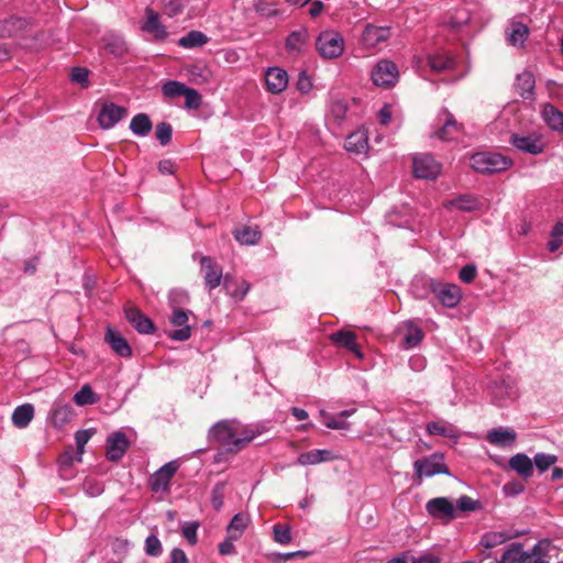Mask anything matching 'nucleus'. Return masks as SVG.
<instances>
[{"label":"nucleus","mask_w":563,"mask_h":563,"mask_svg":"<svg viewBox=\"0 0 563 563\" xmlns=\"http://www.w3.org/2000/svg\"><path fill=\"white\" fill-rule=\"evenodd\" d=\"M145 14L146 20L142 25V30L144 32L152 34L156 40H165L167 36V32L165 26L159 22L158 14L151 8H147L145 10Z\"/></svg>","instance_id":"24"},{"label":"nucleus","mask_w":563,"mask_h":563,"mask_svg":"<svg viewBox=\"0 0 563 563\" xmlns=\"http://www.w3.org/2000/svg\"><path fill=\"white\" fill-rule=\"evenodd\" d=\"M510 143L517 150L532 155L541 154L544 151V143L541 137L536 134H512L510 136Z\"/></svg>","instance_id":"13"},{"label":"nucleus","mask_w":563,"mask_h":563,"mask_svg":"<svg viewBox=\"0 0 563 563\" xmlns=\"http://www.w3.org/2000/svg\"><path fill=\"white\" fill-rule=\"evenodd\" d=\"M198 522H187L184 525L181 531L184 538L190 543L196 544L197 543V530H198Z\"/></svg>","instance_id":"55"},{"label":"nucleus","mask_w":563,"mask_h":563,"mask_svg":"<svg viewBox=\"0 0 563 563\" xmlns=\"http://www.w3.org/2000/svg\"><path fill=\"white\" fill-rule=\"evenodd\" d=\"M422 330L412 322L406 323V333L404 335V346L406 349L416 347L422 340Z\"/></svg>","instance_id":"41"},{"label":"nucleus","mask_w":563,"mask_h":563,"mask_svg":"<svg viewBox=\"0 0 563 563\" xmlns=\"http://www.w3.org/2000/svg\"><path fill=\"white\" fill-rule=\"evenodd\" d=\"M321 415L323 416V423L325 424V427H328L329 429H333V430H345L349 428V423L344 420H338L336 418L328 415V413H324V412H321Z\"/></svg>","instance_id":"57"},{"label":"nucleus","mask_w":563,"mask_h":563,"mask_svg":"<svg viewBox=\"0 0 563 563\" xmlns=\"http://www.w3.org/2000/svg\"><path fill=\"white\" fill-rule=\"evenodd\" d=\"M200 265L206 287L209 290L217 288L223 276L222 267L210 256H201Z\"/></svg>","instance_id":"10"},{"label":"nucleus","mask_w":563,"mask_h":563,"mask_svg":"<svg viewBox=\"0 0 563 563\" xmlns=\"http://www.w3.org/2000/svg\"><path fill=\"white\" fill-rule=\"evenodd\" d=\"M390 36V30L387 26L366 25L363 31L362 41L368 48H375L386 42Z\"/></svg>","instance_id":"18"},{"label":"nucleus","mask_w":563,"mask_h":563,"mask_svg":"<svg viewBox=\"0 0 563 563\" xmlns=\"http://www.w3.org/2000/svg\"><path fill=\"white\" fill-rule=\"evenodd\" d=\"M130 446L126 435L117 431L107 438V459L111 462L120 461Z\"/></svg>","instance_id":"11"},{"label":"nucleus","mask_w":563,"mask_h":563,"mask_svg":"<svg viewBox=\"0 0 563 563\" xmlns=\"http://www.w3.org/2000/svg\"><path fill=\"white\" fill-rule=\"evenodd\" d=\"M367 136L364 131H355L345 140L344 147L347 152L361 154L367 150Z\"/></svg>","instance_id":"31"},{"label":"nucleus","mask_w":563,"mask_h":563,"mask_svg":"<svg viewBox=\"0 0 563 563\" xmlns=\"http://www.w3.org/2000/svg\"><path fill=\"white\" fill-rule=\"evenodd\" d=\"M333 460V454L329 450H311L306 453H301L298 459L297 463L302 466L308 465H316L322 462H328Z\"/></svg>","instance_id":"28"},{"label":"nucleus","mask_w":563,"mask_h":563,"mask_svg":"<svg viewBox=\"0 0 563 563\" xmlns=\"http://www.w3.org/2000/svg\"><path fill=\"white\" fill-rule=\"evenodd\" d=\"M457 508L461 511H473L479 508V503L465 495L457 499Z\"/></svg>","instance_id":"59"},{"label":"nucleus","mask_w":563,"mask_h":563,"mask_svg":"<svg viewBox=\"0 0 563 563\" xmlns=\"http://www.w3.org/2000/svg\"><path fill=\"white\" fill-rule=\"evenodd\" d=\"M517 438V434L511 429H493L487 433V440L489 443L497 446H506L512 444Z\"/></svg>","instance_id":"30"},{"label":"nucleus","mask_w":563,"mask_h":563,"mask_svg":"<svg viewBox=\"0 0 563 563\" xmlns=\"http://www.w3.org/2000/svg\"><path fill=\"white\" fill-rule=\"evenodd\" d=\"M441 164L430 154H419L413 157V174L417 178L434 179L440 175Z\"/></svg>","instance_id":"7"},{"label":"nucleus","mask_w":563,"mask_h":563,"mask_svg":"<svg viewBox=\"0 0 563 563\" xmlns=\"http://www.w3.org/2000/svg\"><path fill=\"white\" fill-rule=\"evenodd\" d=\"M124 312L125 318L135 328L137 332L144 334H150L154 332L155 327L153 322L145 314H143L140 309H137L136 307H128L125 308Z\"/></svg>","instance_id":"20"},{"label":"nucleus","mask_w":563,"mask_h":563,"mask_svg":"<svg viewBox=\"0 0 563 563\" xmlns=\"http://www.w3.org/2000/svg\"><path fill=\"white\" fill-rule=\"evenodd\" d=\"M345 47L343 36L333 30L321 32L316 40V49L324 59H334L340 57Z\"/></svg>","instance_id":"3"},{"label":"nucleus","mask_w":563,"mask_h":563,"mask_svg":"<svg viewBox=\"0 0 563 563\" xmlns=\"http://www.w3.org/2000/svg\"><path fill=\"white\" fill-rule=\"evenodd\" d=\"M249 523L250 518L246 515L236 514L231 519L227 528V533L230 536L231 539H240Z\"/></svg>","instance_id":"39"},{"label":"nucleus","mask_w":563,"mask_h":563,"mask_svg":"<svg viewBox=\"0 0 563 563\" xmlns=\"http://www.w3.org/2000/svg\"><path fill=\"white\" fill-rule=\"evenodd\" d=\"M397 65L387 59L379 60L372 70V79L376 86L389 88L398 80Z\"/></svg>","instance_id":"5"},{"label":"nucleus","mask_w":563,"mask_h":563,"mask_svg":"<svg viewBox=\"0 0 563 563\" xmlns=\"http://www.w3.org/2000/svg\"><path fill=\"white\" fill-rule=\"evenodd\" d=\"M89 71L84 67H75L71 70V80L82 86H88Z\"/></svg>","instance_id":"60"},{"label":"nucleus","mask_w":563,"mask_h":563,"mask_svg":"<svg viewBox=\"0 0 563 563\" xmlns=\"http://www.w3.org/2000/svg\"><path fill=\"white\" fill-rule=\"evenodd\" d=\"M235 240L243 245H254L262 238L261 231L256 227H243L233 231Z\"/></svg>","instance_id":"33"},{"label":"nucleus","mask_w":563,"mask_h":563,"mask_svg":"<svg viewBox=\"0 0 563 563\" xmlns=\"http://www.w3.org/2000/svg\"><path fill=\"white\" fill-rule=\"evenodd\" d=\"M188 87L176 80H169L163 85L162 91L167 98H175L178 96H183Z\"/></svg>","instance_id":"47"},{"label":"nucleus","mask_w":563,"mask_h":563,"mask_svg":"<svg viewBox=\"0 0 563 563\" xmlns=\"http://www.w3.org/2000/svg\"><path fill=\"white\" fill-rule=\"evenodd\" d=\"M252 7L255 12L265 18H271L278 14V10L268 0H253Z\"/></svg>","instance_id":"46"},{"label":"nucleus","mask_w":563,"mask_h":563,"mask_svg":"<svg viewBox=\"0 0 563 563\" xmlns=\"http://www.w3.org/2000/svg\"><path fill=\"white\" fill-rule=\"evenodd\" d=\"M476 274V266L473 264H467L461 268L459 277L463 283L470 284L475 279Z\"/></svg>","instance_id":"58"},{"label":"nucleus","mask_w":563,"mask_h":563,"mask_svg":"<svg viewBox=\"0 0 563 563\" xmlns=\"http://www.w3.org/2000/svg\"><path fill=\"white\" fill-rule=\"evenodd\" d=\"M145 553L148 556H159L163 552V547L159 539L155 534H151L145 539Z\"/></svg>","instance_id":"49"},{"label":"nucleus","mask_w":563,"mask_h":563,"mask_svg":"<svg viewBox=\"0 0 563 563\" xmlns=\"http://www.w3.org/2000/svg\"><path fill=\"white\" fill-rule=\"evenodd\" d=\"M104 48L108 53L121 57L126 52L125 42L118 36H110L104 38Z\"/></svg>","instance_id":"43"},{"label":"nucleus","mask_w":563,"mask_h":563,"mask_svg":"<svg viewBox=\"0 0 563 563\" xmlns=\"http://www.w3.org/2000/svg\"><path fill=\"white\" fill-rule=\"evenodd\" d=\"M209 438L230 450L238 451L255 438V432L236 420H223L210 429Z\"/></svg>","instance_id":"1"},{"label":"nucleus","mask_w":563,"mask_h":563,"mask_svg":"<svg viewBox=\"0 0 563 563\" xmlns=\"http://www.w3.org/2000/svg\"><path fill=\"white\" fill-rule=\"evenodd\" d=\"M541 115L547 125L554 131L563 132V112L551 103H545Z\"/></svg>","instance_id":"25"},{"label":"nucleus","mask_w":563,"mask_h":563,"mask_svg":"<svg viewBox=\"0 0 563 563\" xmlns=\"http://www.w3.org/2000/svg\"><path fill=\"white\" fill-rule=\"evenodd\" d=\"M428 64L431 70L442 73L452 69L455 65V60L445 53H438L429 56Z\"/></svg>","instance_id":"36"},{"label":"nucleus","mask_w":563,"mask_h":563,"mask_svg":"<svg viewBox=\"0 0 563 563\" xmlns=\"http://www.w3.org/2000/svg\"><path fill=\"white\" fill-rule=\"evenodd\" d=\"M309 43V32L306 27L292 31L286 38L285 48L294 57H298L306 52Z\"/></svg>","instance_id":"15"},{"label":"nucleus","mask_w":563,"mask_h":563,"mask_svg":"<svg viewBox=\"0 0 563 563\" xmlns=\"http://www.w3.org/2000/svg\"><path fill=\"white\" fill-rule=\"evenodd\" d=\"M73 416L74 409L69 404L55 401L49 412V420L55 428L60 429L71 420Z\"/></svg>","instance_id":"22"},{"label":"nucleus","mask_w":563,"mask_h":563,"mask_svg":"<svg viewBox=\"0 0 563 563\" xmlns=\"http://www.w3.org/2000/svg\"><path fill=\"white\" fill-rule=\"evenodd\" d=\"M224 483H217L211 492V505L216 510H220L223 506Z\"/></svg>","instance_id":"54"},{"label":"nucleus","mask_w":563,"mask_h":563,"mask_svg":"<svg viewBox=\"0 0 563 563\" xmlns=\"http://www.w3.org/2000/svg\"><path fill=\"white\" fill-rule=\"evenodd\" d=\"M189 80L195 85L208 84L212 78V71L203 64H195L188 68Z\"/></svg>","instance_id":"37"},{"label":"nucleus","mask_w":563,"mask_h":563,"mask_svg":"<svg viewBox=\"0 0 563 563\" xmlns=\"http://www.w3.org/2000/svg\"><path fill=\"white\" fill-rule=\"evenodd\" d=\"M169 559V563H188L186 553L179 548H174L170 551Z\"/></svg>","instance_id":"63"},{"label":"nucleus","mask_w":563,"mask_h":563,"mask_svg":"<svg viewBox=\"0 0 563 563\" xmlns=\"http://www.w3.org/2000/svg\"><path fill=\"white\" fill-rule=\"evenodd\" d=\"M155 135L161 145H167L170 142L173 135L172 125L166 122L158 123L155 129Z\"/></svg>","instance_id":"50"},{"label":"nucleus","mask_w":563,"mask_h":563,"mask_svg":"<svg viewBox=\"0 0 563 563\" xmlns=\"http://www.w3.org/2000/svg\"><path fill=\"white\" fill-rule=\"evenodd\" d=\"M29 25V21L24 18L12 16L0 23V36L11 37L23 32Z\"/></svg>","instance_id":"27"},{"label":"nucleus","mask_w":563,"mask_h":563,"mask_svg":"<svg viewBox=\"0 0 563 563\" xmlns=\"http://www.w3.org/2000/svg\"><path fill=\"white\" fill-rule=\"evenodd\" d=\"M34 417V407L31 404L18 406L12 413V422L18 428H25Z\"/></svg>","instance_id":"35"},{"label":"nucleus","mask_w":563,"mask_h":563,"mask_svg":"<svg viewBox=\"0 0 563 563\" xmlns=\"http://www.w3.org/2000/svg\"><path fill=\"white\" fill-rule=\"evenodd\" d=\"M274 540L280 544H288L291 541V531L288 526L275 525L273 528Z\"/></svg>","instance_id":"52"},{"label":"nucleus","mask_w":563,"mask_h":563,"mask_svg":"<svg viewBox=\"0 0 563 563\" xmlns=\"http://www.w3.org/2000/svg\"><path fill=\"white\" fill-rule=\"evenodd\" d=\"M179 464L177 461H170L159 467L150 479V487L154 493H166L169 490V483L175 473L177 472Z\"/></svg>","instance_id":"8"},{"label":"nucleus","mask_w":563,"mask_h":563,"mask_svg":"<svg viewBox=\"0 0 563 563\" xmlns=\"http://www.w3.org/2000/svg\"><path fill=\"white\" fill-rule=\"evenodd\" d=\"M428 514L437 519L452 520L455 517V507L452 501L445 497L430 499L426 504Z\"/></svg>","instance_id":"12"},{"label":"nucleus","mask_w":563,"mask_h":563,"mask_svg":"<svg viewBox=\"0 0 563 563\" xmlns=\"http://www.w3.org/2000/svg\"><path fill=\"white\" fill-rule=\"evenodd\" d=\"M520 536H523V532L490 531L482 537V544L487 549H492Z\"/></svg>","instance_id":"29"},{"label":"nucleus","mask_w":563,"mask_h":563,"mask_svg":"<svg viewBox=\"0 0 563 563\" xmlns=\"http://www.w3.org/2000/svg\"><path fill=\"white\" fill-rule=\"evenodd\" d=\"M128 113L124 107L113 102H104L101 104L98 113V122L102 129H111L121 121Z\"/></svg>","instance_id":"9"},{"label":"nucleus","mask_w":563,"mask_h":563,"mask_svg":"<svg viewBox=\"0 0 563 563\" xmlns=\"http://www.w3.org/2000/svg\"><path fill=\"white\" fill-rule=\"evenodd\" d=\"M104 341L110 345L112 351L121 356V357H131L132 356V349L125 338L117 331L115 329L108 327L106 334H104Z\"/></svg>","instance_id":"17"},{"label":"nucleus","mask_w":563,"mask_h":563,"mask_svg":"<svg viewBox=\"0 0 563 563\" xmlns=\"http://www.w3.org/2000/svg\"><path fill=\"white\" fill-rule=\"evenodd\" d=\"M522 543H511L510 547L504 552L499 563H519L520 558L523 555Z\"/></svg>","instance_id":"45"},{"label":"nucleus","mask_w":563,"mask_h":563,"mask_svg":"<svg viewBox=\"0 0 563 563\" xmlns=\"http://www.w3.org/2000/svg\"><path fill=\"white\" fill-rule=\"evenodd\" d=\"M446 207H455L462 211H473L478 208V202L473 196H461L446 203Z\"/></svg>","instance_id":"44"},{"label":"nucleus","mask_w":563,"mask_h":563,"mask_svg":"<svg viewBox=\"0 0 563 563\" xmlns=\"http://www.w3.org/2000/svg\"><path fill=\"white\" fill-rule=\"evenodd\" d=\"M188 313L181 309H174L170 316V323L179 329L168 333L174 341H187L191 336V328L187 324Z\"/></svg>","instance_id":"16"},{"label":"nucleus","mask_w":563,"mask_h":563,"mask_svg":"<svg viewBox=\"0 0 563 563\" xmlns=\"http://www.w3.org/2000/svg\"><path fill=\"white\" fill-rule=\"evenodd\" d=\"M508 464L509 467L517 472L522 478H529L532 476L533 464L528 455L518 453L510 457Z\"/></svg>","instance_id":"26"},{"label":"nucleus","mask_w":563,"mask_h":563,"mask_svg":"<svg viewBox=\"0 0 563 563\" xmlns=\"http://www.w3.org/2000/svg\"><path fill=\"white\" fill-rule=\"evenodd\" d=\"M438 120L439 123H441V126L434 132L433 136L439 140L445 142L453 141L462 132L463 125L455 120L449 110H441L438 114Z\"/></svg>","instance_id":"6"},{"label":"nucleus","mask_w":563,"mask_h":563,"mask_svg":"<svg viewBox=\"0 0 563 563\" xmlns=\"http://www.w3.org/2000/svg\"><path fill=\"white\" fill-rule=\"evenodd\" d=\"M432 292L448 308L457 306L462 298L460 287L454 284H434L432 285Z\"/></svg>","instance_id":"14"},{"label":"nucleus","mask_w":563,"mask_h":563,"mask_svg":"<svg viewBox=\"0 0 563 563\" xmlns=\"http://www.w3.org/2000/svg\"><path fill=\"white\" fill-rule=\"evenodd\" d=\"M471 166L478 173L493 174L507 170L512 166V161L499 153L481 152L471 157Z\"/></svg>","instance_id":"2"},{"label":"nucleus","mask_w":563,"mask_h":563,"mask_svg":"<svg viewBox=\"0 0 563 563\" xmlns=\"http://www.w3.org/2000/svg\"><path fill=\"white\" fill-rule=\"evenodd\" d=\"M95 433L93 429L79 430L75 434L76 445L79 453L84 452V448Z\"/></svg>","instance_id":"56"},{"label":"nucleus","mask_w":563,"mask_h":563,"mask_svg":"<svg viewBox=\"0 0 563 563\" xmlns=\"http://www.w3.org/2000/svg\"><path fill=\"white\" fill-rule=\"evenodd\" d=\"M183 96L185 97V107L187 109L197 110L200 108L202 98L196 89L188 87Z\"/></svg>","instance_id":"48"},{"label":"nucleus","mask_w":563,"mask_h":563,"mask_svg":"<svg viewBox=\"0 0 563 563\" xmlns=\"http://www.w3.org/2000/svg\"><path fill=\"white\" fill-rule=\"evenodd\" d=\"M153 124L145 113L134 115L130 122V130L139 136H146L152 131Z\"/></svg>","instance_id":"38"},{"label":"nucleus","mask_w":563,"mask_h":563,"mask_svg":"<svg viewBox=\"0 0 563 563\" xmlns=\"http://www.w3.org/2000/svg\"><path fill=\"white\" fill-rule=\"evenodd\" d=\"M515 91L525 100L533 101L536 99V80L532 73L525 70L518 74L514 84Z\"/></svg>","instance_id":"19"},{"label":"nucleus","mask_w":563,"mask_h":563,"mask_svg":"<svg viewBox=\"0 0 563 563\" xmlns=\"http://www.w3.org/2000/svg\"><path fill=\"white\" fill-rule=\"evenodd\" d=\"M333 343L351 351L357 358H363V353L356 343V334L347 330H339L330 335Z\"/></svg>","instance_id":"23"},{"label":"nucleus","mask_w":563,"mask_h":563,"mask_svg":"<svg viewBox=\"0 0 563 563\" xmlns=\"http://www.w3.org/2000/svg\"><path fill=\"white\" fill-rule=\"evenodd\" d=\"M556 461V455L545 453H538L533 459V462L540 472H545L550 466L554 465Z\"/></svg>","instance_id":"51"},{"label":"nucleus","mask_w":563,"mask_h":563,"mask_svg":"<svg viewBox=\"0 0 563 563\" xmlns=\"http://www.w3.org/2000/svg\"><path fill=\"white\" fill-rule=\"evenodd\" d=\"M529 35V29L521 22H512L507 32V40L512 46H522Z\"/></svg>","instance_id":"34"},{"label":"nucleus","mask_w":563,"mask_h":563,"mask_svg":"<svg viewBox=\"0 0 563 563\" xmlns=\"http://www.w3.org/2000/svg\"><path fill=\"white\" fill-rule=\"evenodd\" d=\"M265 81L269 92L279 93L284 91L288 85V75L286 70L279 67H269L266 70Z\"/></svg>","instance_id":"21"},{"label":"nucleus","mask_w":563,"mask_h":563,"mask_svg":"<svg viewBox=\"0 0 563 563\" xmlns=\"http://www.w3.org/2000/svg\"><path fill=\"white\" fill-rule=\"evenodd\" d=\"M297 88L302 93H308L312 88L311 78L307 75L306 71H301L299 74L297 80Z\"/></svg>","instance_id":"61"},{"label":"nucleus","mask_w":563,"mask_h":563,"mask_svg":"<svg viewBox=\"0 0 563 563\" xmlns=\"http://www.w3.org/2000/svg\"><path fill=\"white\" fill-rule=\"evenodd\" d=\"M440 558L432 553H424L419 556H412L411 563H440Z\"/></svg>","instance_id":"64"},{"label":"nucleus","mask_w":563,"mask_h":563,"mask_svg":"<svg viewBox=\"0 0 563 563\" xmlns=\"http://www.w3.org/2000/svg\"><path fill=\"white\" fill-rule=\"evenodd\" d=\"M238 539H231L228 534L227 539L219 544V552L222 555H232L235 553L234 541Z\"/></svg>","instance_id":"62"},{"label":"nucleus","mask_w":563,"mask_h":563,"mask_svg":"<svg viewBox=\"0 0 563 563\" xmlns=\"http://www.w3.org/2000/svg\"><path fill=\"white\" fill-rule=\"evenodd\" d=\"M427 432L432 435H441L449 439L456 440L459 438L457 429L444 420L429 422L427 424Z\"/></svg>","instance_id":"32"},{"label":"nucleus","mask_w":563,"mask_h":563,"mask_svg":"<svg viewBox=\"0 0 563 563\" xmlns=\"http://www.w3.org/2000/svg\"><path fill=\"white\" fill-rule=\"evenodd\" d=\"M413 468L418 478L423 476L431 477L437 474H450L449 468L443 461V455L438 453L417 460L413 464Z\"/></svg>","instance_id":"4"},{"label":"nucleus","mask_w":563,"mask_h":563,"mask_svg":"<svg viewBox=\"0 0 563 563\" xmlns=\"http://www.w3.org/2000/svg\"><path fill=\"white\" fill-rule=\"evenodd\" d=\"M99 400L92 388L86 384L74 396L77 406L93 405Z\"/></svg>","instance_id":"42"},{"label":"nucleus","mask_w":563,"mask_h":563,"mask_svg":"<svg viewBox=\"0 0 563 563\" xmlns=\"http://www.w3.org/2000/svg\"><path fill=\"white\" fill-rule=\"evenodd\" d=\"M209 42L208 36L200 31H190L178 40V45L184 48L200 47Z\"/></svg>","instance_id":"40"},{"label":"nucleus","mask_w":563,"mask_h":563,"mask_svg":"<svg viewBox=\"0 0 563 563\" xmlns=\"http://www.w3.org/2000/svg\"><path fill=\"white\" fill-rule=\"evenodd\" d=\"M519 563H545L541 559V549L539 544H536L531 550L525 551L520 558Z\"/></svg>","instance_id":"53"}]
</instances>
